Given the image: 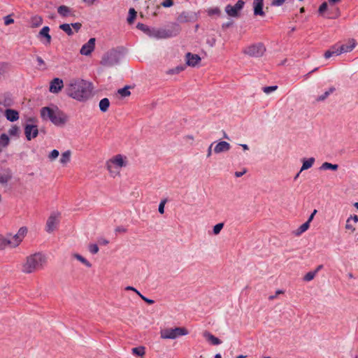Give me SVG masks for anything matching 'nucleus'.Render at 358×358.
Here are the masks:
<instances>
[{"instance_id":"obj_1","label":"nucleus","mask_w":358,"mask_h":358,"mask_svg":"<svg viewBox=\"0 0 358 358\" xmlns=\"http://www.w3.org/2000/svg\"><path fill=\"white\" fill-rule=\"evenodd\" d=\"M92 83L81 78H71L66 83L64 91L69 97L85 101L92 96Z\"/></svg>"},{"instance_id":"obj_2","label":"nucleus","mask_w":358,"mask_h":358,"mask_svg":"<svg viewBox=\"0 0 358 358\" xmlns=\"http://www.w3.org/2000/svg\"><path fill=\"white\" fill-rule=\"evenodd\" d=\"M41 115L43 120H49L56 126H63L67 122L68 117L57 108L43 107L41 110Z\"/></svg>"},{"instance_id":"obj_3","label":"nucleus","mask_w":358,"mask_h":358,"mask_svg":"<svg viewBox=\"0 0 358 358\" xmlns=\"http://www.w3.org/2000/svg\"><path fill=\"white\" fill-rule=\"evenodd\" d=\"M46 261L45 257L41 253H35L27 257L26 262L22 266V271L31 273L43 268Z\"/></svg>"},{"instance_id":"obj_4","label":"nucleus","mask_w":358,"mask_h":358,"mask_svg":"<svg viewBox=\"0 0 358 358\" xmlns=\"http://www.w3.org/2000/svg\"><path fill=\"white\" fill-rule=\"evenodd\" d=\"M187 334L188 331L185 327L165 328L160 331V337L163 339H175Z\"/></svg>"},{"instance_id":"obj_5","label":"nucleus","mask_w":358,"mask_h":358,"mask_svg":"<svg viewBox=\"0 0 358 358\" xmlns=\"http://www.w3.org/2000/svg\"><path fill=\"white\" fill-rule=\"evenodd\" d=\"M121 56L122 55L120 51L113 49L103 55L101 64L106 66H113L119 64Z\"/></svg>"},{"instance_id":"obj_6","label":"nucleus","mask_w":358,"mask_h":358,"mask_svg":"<svg viewBox=\"0 0 358 358\" xmlns=\"http://www.w3.org/2000/svg\"><path fill=\"white\" fill-rule=\"evenodd\" d=\"M266 52V47L262 43H254L245 48L243 52L252 57H262Z\"/></svg>"},{"instance_id":"obj_7","label":"nucleus","mask_w":358,"mask_h":358,"mask_svg":"<svg viewBox=\"0 0 358 358\" xmlns=\"http://www.w3.org/2000/svg\"><path fill=\"white\" fill-rule=\"evenodd\" d=\"M245 3L243 0H238L234 6L227 5L224 10L229 16L238 17L240 16L239 13L243 8Z\"/></svg>"},{"instance_id":"obj_8","label":"nucleus","mask_w":358,"mask_h":358,"mask_svg":"<svg viewBox=\"0 0 358 358\" xmlns=\"http://www.w3.org/2000/svg\"><path fill=\"white\" fill-rule=\"evenodd\" d=\"M164 38H172L178 36L181 31V27L179 24L172 22L162 27Z\"/></svg>"},{"instance_id":"obj_9","label":"nucleus","mask_w":358,"mask_h":358,"mask_svg":"<svg viewBox=\"0 0 358 358\" xmlns=\"http://www.w3.org/2000/svg\"><path fill=\"white\" fill-rule=\"evenodd\" d=\"M27 232V229L24 227L20 228L17 233L14 235L11 239H8L10 242V245L15 248L17 246L24 238L25 234Z\"/></svg>"},{"instance_id":"obj_10","label":"nucleus","mask_w":358,"mask_h":358,"mask_svg":"<svg viewBox=\"0 0 358 358\" xmlns=\"http://www.w3.org/2000/svg\"><path fill=\"white\" fill-rule=\"evenodd\" d=\"M14 104L12 96L5 93L0 95V113L5 112V108H8Z\"/></svg>"},{"instance_id":"obj_11","label":"nucleus","mask_w":358,"mask_h":358,"mask_svg":"<svg viewBox=\"0 0 358 358\" xmlns=\"http://www.w3.org/2000/svg\"><path fill=\"white\" fill-rule=\"evenodd\" d=\"M59 215V213H52L48 217L46 222V231L48 233H52L56 229L59 223L58 217Z\"/></svg>"},{"instance_id":"obj_12","label":"nucleus","mask_w":358,"mask_h":358,"mask_svg":"<svg viewBox=\"0 0 358 358\" xmlns=\"http://www.w3.org/2000/svg\"><path fill=\"white\" fill-rule=\"evenodd\" d=\"M95 41L96 39L94 38H91L86 43L82 46L80 50V53L85 56L90 55L94 50Z\"/></svg>"},{"instance_id":"obj_13","label":"nucleus","mask_w":358,"mask_h":358,"mask_svg":"<svg viewBox=\"0 0 358 358\" xmlns=\"http://www.w3.org/2000/svg\"><path fill=\"white\" fill-rule=\"evenodd\" d=\"M113 165H116L118 167H123L126 166L124 159L121 155H116L114 158L107 162V169L110 172H112Z\"/></svg>"},{"instance_id":"obj_14","label":"nucleus","mask_w":358,"mask_h":358,"mask_svg":"<svg viewBox=\"0 0 358 358\" xmlns=\"http://www.w3.org/2000/svg\"><path fill=\"white\" fill-rule=\"evenodd\" d=\"M24 134L28 141L36 138L38 136V130L36 125L26 124L24 127Z\"/></svg>"},{"instance_id":"obj_15","label":"nucleus","mask_w":358,"mask_h":358,"mask_svg":"<svg viewBox=\"0 0 358 358\" xmlns=\"http://www.w3.org/2000/svg\"><path fill=\"white\" fill-rule=\"evenodd\" d=\"M64 87V82L59 78H54L50 85L49 90L52 93H58Z\"/></svg>"},{"instance_id":"obj_16","label":"nucleus","mask_w":358,"mask_h":358,"mask_svg":"<svg viewBox=\"0 0 358 358\" xmlns=\"http://www.w3.org/2000/svg\"><path fill=\"white\" fill-rule=\"evenodd\" d=\"M12 178L11 170L8 168L0 169V184L5 185Z\"/></svg>"},{"instance_id":"obj_17","label":"nucleus","mask_w":358,"mask_h":358,"mask_svg":"<svg viewBox=\"0 0 358 358\" xmlns=\"http://www.w3.org/2000/svg\"><path fill=\"white\" fill-rule=\"evenodd\" d=\"M231 145L226 141H220L214 147L213 151L215 154L227 152L230 150Z\"/></svg>"},{"instance_id":"obj_18","label":"nucleus","mask_w":358,"mask_h":358,"mask_svg":"<svg viewBox=\"0 0 358 358\" xmlns=\"http://www.w3.org/2000/svg\"><path fill=\"white\" fill-rule=\"evenodd\" d=\"M186 60L188 66H195L201 61V58L198 55L187 52L186 54Z\"/></svg>"},{"instance_id":"obj_19","label":"nucleus","mask_w":358,"mask_h":358,"mask_svg":"<svg viewBox=\"0 0 358 358\" xmlns=\"http://www.w3.org/2000/svg\"><path fill=\"white\" fill-rule=\"evenodd\" d=\"M4 113L6 119L10 122H15L19 119V113L15 110L7 108Z\"/></svg>"},{"instance_id":"obj_20","label":"nucleus","mask_w":358,"mask_h":358,"mask_svg":"<svg viewBox=\"0 0 358 358\" xmlns=\"http://www.w3.org/2000/svg\"><path fill=\"white\" fill-rule=\"evenodd\" d=\"M356 41L353 38L349 39L346 43L340 45L343 53L351 52L356 46Z\"/></svg>"},{"instance_id":"obj_21","label":"nucleus","mask_w":358,"mask_h":358,"mask_svg":"<svg viewBox=\"0 0 358 358\" xmlns=\"http://www.w3.org/2000/svg\"><path fill=\"white\" fill-rule=\"evenodd\" d=\"M149 36L157 39H164L163 29L151 27Z\"/></svg>"},{"instance_id":"obj_22","label":"nucleus","mask_w":358,"mask_h":358,"mask_svg":"<svg viewBox=\"0 0 358 358\" xmlns=\"http://www.w3.org/2000/svg\"><path fill=\"white\" fill-rule=\"evenodd\" d=\"M203 336L208 341L210 342L213 345H217L222 343V341L218 338L214 336L208 331H205L203 333Z\"/></svg>"},{"instance_id":"obj_23","label":"nucleus","mask_w":358,"mask_h":358,"mask_svg":"<svg viewBox=\"0 0 358 358\" xmlns=\"http://www.w3.org/2000/svg\"><path fill=\"white\" fill-rule=\"evenodd\" d=\"M315 159L314 157H310L308 159H303V164L301 168L300 172H302L303 171L307 170L312 167L315 162Z\"/></svg>"},{"instance_id":"obj_24","label":"nucleus","mask_w":358,"mask_h":358,"mask_svg":"<svg viewBox=\"0 0 358 358\" xmlns=\"http://www.w3.org/2000/svg\"><path fill=\"white\" fill-rule=\"evenodd\" d=\"M264 3L253 2L254 15L264 16L265 13L263 11Z\"/></svg>"},{"instance_id":"obj_25","label":"nucleus","mask_w":358,"mask_h":358,"mask_svg":"<svg viewBox=\"0 0 358 358\" xmlns=\"http://www.w3.org/2000/svg\"><path fill=\"white\" fill-rule=\"evenodd\" d=\"M49 31H50L49 27L45 26L41 29V30L38 33L39 36L45 38L48 44L50 43L51 39H52L51 36L49 34Z\"/></svg>"},{"instance_id":"obj_26","label":"nucleus","mask_w":358,"mask_h":358,"mask_svg":"<svg viewBox=\"0 0 358 358\" xmlns=\"http://www.w3.org/2000/svg\"><path fill=\"white\" fill-rule=\"evenodd\" d=\"M57 13L64 17L71 15V9L66 6L62 5L57 8Z\"/></svg>"},{"instance_id":"obj_27","label":"nucleus","mask_w":358,"mask_h":358,"mask_svg":"<svg viewBox=\"0 0 358 358\" xmlns=\"http://www.w3.org/2000/svg\"><path fill=\"white\" fill-rule=\"evenodd\" d=\"M110 106V101L108 98H103L99 101V109L102 112H106Z\"/></svg>"},{"instance_id":"obj_28","label":"nucleus","mask_w":358,"mask_h":358,"mask_svg":"<svg viewBox=\"0 0 358 358\" xmlns=\"http://www.w3.org/2000/svg\"><path fill=\"white\" fill-rule=\"evenodd\" d=\"M43 23V18L39 15H34L31 18V27H38Z\"/></svg>"},{"instance_id":"obj_29","label":"nucleus","mask_w":358,"mask_h":358,"mask_svg":"<svg viewBox=\"0 0 358 358\" xmlns=\"http://www.w3.org/2000/svg\"><path fill=\"white\" fill-rule=\"evenodd\" d=\"M71 151L66 150L62 154L59 162L62 164L66 165L67 163L70 162L71 159Z\"/></svg>"},{"instance_id":"obj_30","label":"nucleus","mask_w":358,"mask_h":358,"mask_svg":"<svg viewBox=\"0 0 358 358\" xmlns=\"http://www.w3.org/2000/svg\"><path fill=\"white\" fill-rule=\"evenodd\" d=\"M336 90V88L334 87H331L327 91H326L324 94L319 96L316 100L317 101H324L331 94L334 92Z\"/></svg>"},{"instance_id":"obj_31","label":"nucleus","mask_w":358,"mask_h":358,"mask_svg":"<svg viewBox=\"0 0 358 358\" xmlns=\"http://www.w3.org/2000/svg\"><path fill=\"white\" fill-rule=\"evenodd\" d=\"M132 353L134 355L143 357L145 354V348L143 346H139L136 348H134L131 350Z\"/></svg>"},{"instance_id":"obj_32","label":"nucleus","mask_w":358,"mask_h":358,"mask_svg":"<svg viewBox=\"0 0 358 358\" xmlns=\"http://www.w3.org/2000/svg\"><path fill=\"white\" fill-rule=\"evenodd\" d=\"M338 168V164H333L329 162H324L322 166H320L321 170H332V171H336Z\"/></svg>"},{"instance_id":"obj_33","label":"nucleus","mask_w":358,"mask_h":358,"mask_svg":"<svg viewBox=\"0 0 358 358\" xmlns=\"http://www.w3.org/2000/svg\"><path fill=\"white\" fill-rule=\"evenodd\" d=\"M59 29L64 31L68 36H72L73 34V31L70 24L65 23L60 24Z\"/></svg>"},{"instance_id":"obj_34","label":"nucleus","mask_w":358,"mask_h":358,"mask_svg":"<svg viewBox=\"0 0 358 358\" xmlns=\"http://www.w3.org/2000/svg\"><path fill=\"white\" fill-rule=\"evenodd\" d=\"M73 257H75L77 260L80 261L81 263L85 264L87 267L90 268L92 266V264L87 261L85 257H83L82 255L74 253L73 255Z\"/></svg>"},{"instance_id":"obj_35","label":"nucleus","mask_w":358,"mask_h":358,"mask_svg":"<svg viewBox=\"0 0 358 358\" xmlns=\"http://www.w3.org/2000/svg\"><path fill=\"white\" fill-rule=\"evenodd\" d=\"M136 11L134 8H131L129 10V16L127 17V22L129 24H132L136 17Z\"/></svg>"},{"instance_id":"obj_36","label":"nucleus","mask_w":358,"mask_h":358,"mask_svg":"<svg viewBox=\"0 0 358 358\" xmlns=\"http://www.w3.org/2000/svg\"><path fill=\"white\" fill-rule=\"evenodd\" d=\"M9 142H10V139L7 134H2L0 136V143H1V145L2 146V148L7 147L9 144Z\"/></svg>"},{"instance_id":"obj_37","label":"nucleus","mask_w":358,"mask_h":358,"mask_svg":"<svg viewBox=\"0 0 358 358\" xmlns=\"http://www.w3.org/2000/svg\"><path fill=\"white\" fill-rule=\"evenodd\" d=\"M137 29L139 30L143 31L145 34H146L148 36H149L151 27L143 24V23H138L136 25Z\"/></svg>"},{"instance_id":"obj_38","label":"nucleus","mask_w":358,"mask_h":358,"mask_svg":"<svg viewBox=\"0 0 358 358\" xmlns=\"http://www.w3.org/2000/svg\"><path fill=\"white\" fill-rule=\"evenodd\" d=\"M184 69H185L184 66H178L175 68L171 69L169 71H167L166 73L171 74V75L178 74V73H180L181 71H182Z\"/></svg>"},{"instance_id":"obj_39","label":"nucleus","mask_w":358,"mask_h":358,"mask_svg":"<svg viewBox=\"0 0 358 358\" xmlns=\"http://www.w3.org/2000/svg\"><path fill=\"white\" fill-rule=\"evenodd\" d=\"M309 226L310 224L308 223V222H306L298 228L296 234L300 235L301 234L305 232L309 228Z\"/></svg>"},{"instance_id":"obj_40","label":"nucleus","mask_w":358,"mask_h":358,"mask_svg":"<svg viewBox=\"0 0 358 358\" xmlns=\"http://www.w3.org/2000/svg\"><path fill=\"white\" fill-rule=\"evenodd\" d=\"M129 87L126 86L122 89H119L117 92L119 94H120L123 97H126L130 95L131 92L129 91Z\"/></svg>"},{"instance_id":"obj_41","label":"nucleus","mask_w":358,"mask_h":358,"mask_svg":"<svg viewBox=\"0 0 358 358\" xmlns=\"http://www.w3.org/2000/svg\"><path fill=\"white\" fill-rule=\"evenodd\" d=\"M189 15L186 12H182L178 17V21L180 23L188 22Z\"/></svg>"},{"instance_id":"obj_42","label":"nucleus","mask_w":358,"mask_h":358,"mask_svg":"<svg viewBox=\"0 0 358 358\" xmlns=\"http://www.w3.org/2000/svg\"><path fill=\"white\" fill-rule=\"evenodd\" d=\"M316 274L317 271H310L305 275V276L303 277V280L305 281H310L315 278Z\"/></svg>"},{"instance_id":"obj_43","label":"nucleus","mask_w":358,"mask_h":358,"mask_svg":"<svg viewBox=\"0 0 358 358\" xmlns=\"http://www.w3.org/2000/svg\"><path fill=\"white\" fill-rule=\"evenodd\" d=\"M10 242L8 239L4 238L2 236L0 235V250H2L6 248L7 245H10Z\"/></svg>"},{"instance_id":"obj_44","label":"nucleus","mask_w":358,"mask_h":358,"mask_svg":"<svg viewBox=\"0 0 358 358\" xmlns=\"http://www.w3.org/2000/svg\"><path fill=\"white\" fill-rule=\"evenodd\" d=\"M207 12H208V15L210 16L213 15H219L221 13L220 9L217 7L209 8Z\"/></svg>"},{"instance_id":"obj_45","label":"nucleus","mask_w":358,"mask_h":358,"mask_svg":"<svg viewBox=\"0 0 358 358\" xmlns=\"http://www.w3.org/2000/svg\"><path fill=\"white\" fill-rule=\"evenodd\" d=\"M330 49L334 55H339L343 53V51H341V47L338 46L337 45L332 46Z\"/></svg>"},{"instance_id":"obj_46","label":"nucleus","mask_w":358,"mask_h":358,"mask_svg":"<svg viewBox=\"0 0 358 358\" xmlns=\"http://www.w3.org/2000/svg\"><path fill=\"white\" fill-rule=\"evenodd\" d=\"M278 88V86L277 85H273V86H268V87H264L262 88L263 90V92L266 94H269L275 90H276Z\"/></svg>"},{"instance_id":"obj_47","label":"nucleus","mask_w":358,"mask_h":358,"mask_svg":"<svg viewBox=\"0 0 358 358\" xmlns=\"http://www.w3.org/2000/svg\"><path fill=\"white\" fill-rule=\"evenodd\" d=\"M59 155V152L57 150H53L49 154L48 158L50 159V160L52 161V160H55V159H57Z\"/></svg>"},{"instance_id":"obj_48","label":"nucleus","mask_w":358,"mask_h":358,"mask_svg":"<svg viewBox=\"0 0 358 358\" xmlns=\"http://www.w3.org/2000/svg\"><path fill=\"white\" fill-rule=\"evenodd\" d=\"M223 227H224L223 223H218V224H215L213 227L214 234H215V235L218 234L220 232V231L222 229Z\"/></svg>"},{"instance_id":"obj_49","label":"nucleus","mask_w":358,"mask_h":358,"mask_svg":"<svg viewBox=\"0 0 358 358\" xmlns=\"http://www.w3.org/2000/svg\"><path fill=\"white\" fill-rule=\"evenodd\" d=\"M19 132V128L17 126H13L9 130L8 134L10 136H17Z\"/></svg>"},{"instance_id":"obj_50","label":"nucleus","mask_w":358,"mask_h":358,"mask_svg":"<svg viewBox=\"0 0 358 358\" xmlns=\"http://www.w3.org/2000/svg\"><path fill=\"white\" fill-rule=\"evenodd\" d=\"M89 250L92 254H96L99 252V247L96 244H90Z\"/></svg>"},{"instance_id":"obj_51","label":"nucleus","mask_w":358,"mask_h":358,"mask_svg":"<svg viewBox=\"0 0 358 358\" xmlns=\"http://www.w3.org/2000/svg\"><path fill=\"white\" fill-rule=\"evenodd\" d=\"M173 5V0H165L161 3V6L164 8H169Z\"/></svg>"},{"instance_id":"obj_52","label":"nucleus","mask_w":358,"mask_h":358,"mask_svg":"<svg viewBox=\"0 0 358 358\" xmlns=\"http://www.w3.org/2000/svg\"><path fill=\"white\" fill-rule=\"evenodd\" d=\"M3 20L5 25H9L14 22V20L11 17L10 15L4 17Z\"/></svg>"},{"instance_id":"obj_53","label":"nucleus","mask_w":358,"mask_h":358,"mask_svg":"<svg viewBox=\"0 0 358 358\" xmlns=\"http://www.w3.org/2000/svg\"><path fill=\"white\" fill-rule=\"evenodd\" d=\"M328 5L327 2H323L319 7V13H323L327 9Z\"/></svg>"},{"instance_id":"obj_54","label":"nucleus","mask_w":358,"mask_h":358,"mask_svg":"<svg viewBox=\"0 0 358 358\" xmlns=\"http://www.w3.org/2000/svg\"><path fill=\"white\" fill-rule=\"evenodd\" d=\"M166 202V200H162L159 205L158 210H159V213H161V214H163L164 213V205H165Z\"/></svg>"},{"instance_id":"obj_55","label":"nucleus","mask_w":358,"mask_h":358,"mask_svg":"<svg viewBox=\"0 0 358 358\" xmlns=\"http://www.w3.org/2000/svg\"><path fill=\"white\" fill-rule=\"evenodd\" d=\"M71 26L76 32H78L80 29L82 24L80 22H75L71 23Z\"/></svg>"},{"instance_id":"obj_56","label":"nucleus","mask_w":358,"mask_h":358,"mask_svg":"<svg viewBox=\"0 0 358 358\" xmlns=\"http://www.w3.org/2000/svg\"><path fill=\"white\" fill-rule=\"evenodd\" d=\"M285 0H272L271 5L273 6H280L283 4Z\"/></svg>"},{"instance_id":"obj_57","label":"nucleus","mask_w":358,"mask_h":358,"mask_svg":"<svg viewBox=\"0 0 358 358\" xmlns=\"http://www.w3.org/2000/svg\"><path fill=\"white\" fill-rule=\"evenodd\" d=\"M350 218H348L346 221V225H345V228L347 229H350L352 230V231H354L355 230V228L353 227L350 224Z\"/></svg>"},{"instance_id":"obj_58","label":"nucleus","mask_w":358,"mask_h":358,"mask_svg":"<svg viewBox=\"0 0 358 358\" xmlns=\"http://www.w3.org/2000/svg\"><path fill=\"white\" fill-rule=\"evenodd\" d=\"M334 55L333 52L331 50V49L328 50L325 52L324 56L326 59L330 58L331 56Z\"/></svg>"},{"instance_id":"obj_59","label":"nucleus","mask_w":358,"mask_h":358,"mask_svg":"<svg viewBox=\"0 0 358 358\" xmlns=\"http://www.w3.org/2000/svg\"><path fill=\"white\" fill-rule=\"evenodd\" d=\"M141 298L144 301H145L146 303H148V304H153V303H154V301H153L152 299H148V298H146L145 296H144L143 295H141Z\"/></svg>"},{"instance_id":"obj_60","label":"nucleus","mask_w":358,"mask_h":358,"mask_svg":"<svg viewBox=\"0 0 358 358\" xmlns=\"http://www.w3.org/2000/svg\"><path fill=\"white\" fill-rule=\"evenodd\" d=\"M246 173V169H244L243 171H236L234 175L236 178L241 177Z\"/></svg>"},{"instance_id":"obj_61","label":"nucleus","mask_w":358,"mask_h":358,"mask_svg":"<svg viewBox=\"0 0 358 358\" xmlns=\"http://www.w3.org/2000/svg\"><path fill=\"white\" fill-rule=\"evenodd\" d=\"M6 65L4 64H0V76L5 72Z\"/></svg>"},{"instance_id":"obj_62","label":"nucleus","mask_w":358,"mask_h":358,"mask_svg":"<svg viewBox=\"0 0 358 358\" xmlns=\"http://www.w3.org/2000/svg\"><path fill=\"white\" fill-rule=\"evenodd\" d=\"M213 145H214V143H211V144L210 145V146L208 147V152H207V157H210V156H211V154H212V148H213Z\"/></svg>"},{"instance_id":"obj_63","label":"nucleus","mask_w":358,"mask_h":358,"mask_svg":"<svg viewBox=\"0 0 358 358\" xmlns=\"http://www.w3.org/2000/svg\"><path fill=\"white\" fill-rule=\"evenodd\" d=\"M86 4L91 6L94 3L96 0H83Z\"/></svg>"},{"instance_id":"obj_64","label":"nucleus","mask_w":358,"mask_h":358,"mask_svg":"<svg viewBox=\"0 0 358 358\" xmlns=\"http://www.w3.org/2000/svg\"><path fill=\"white\" fill-rule=\"evenodd\" d=\"M99 243L101 245H106L108 244L109 242H108V240L102 238V239H100L99 241Z\"/></svg>"}]
</instances>
